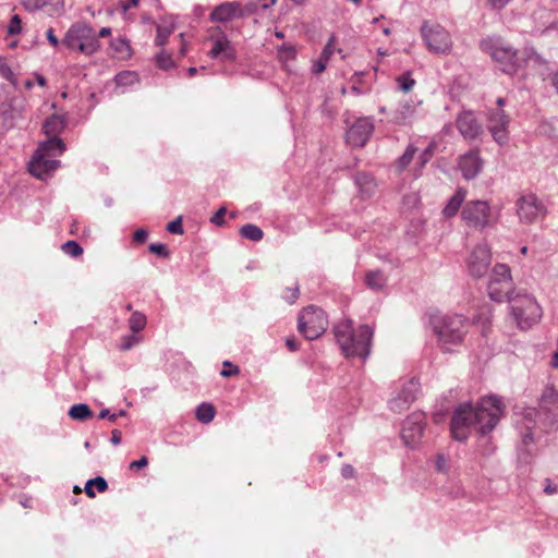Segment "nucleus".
Instances as JSON below:
<instances>
[{"label": "nucleus", "instance_id": "obj_1", "mask_svg": "<svg viewBox=\"0 0 558 558\" xmlns=\"http://www.w3.org/2000/svg\"><path fill=\"white\" fill-rule=\"evenodd\" d=\"M504 411L505 404L497 396L482 398L476 407L462 403L453 412L450 423L451 435L456 440L464 441L472 426L477 433L486 435L496 427Z\"/></svg>", "mask_w": 558, "mask_h": 558}, {"label": "nucleus", "instance_id": "obj_2", "mask_svg": "<svg viewBox=\"0 0 558 558\" xmlns=\"http://www.w3.org/2000/svg\"><path fill=\"white\" fill-rule=\"evenodd\" d=\"M333 335L345 357L360 356L365 360L371 353L374 329L361 325L356 330L353 322L344 318L333 326Z\"/></svg>", "mask_w": 558, "mask_h": 558}, {"label": "nucleus", "instance_id": "obj_3", "mask_svg": "<svg viewBox=\"0 0 558 558\" xmlns=\"http://www.w3.org/2000/svg\"><path fill=\"white\" fill-rule=\"evenodd\" d=\"M482 51L489 54L505 73L512 74L519 66L518 52L501 37H488L480 43Z\"/></svg>", "mask_w": 558, "mask_h": 558}, {"label": "nucleus", "instance_id": "obj_4", "mask_svg": "<svg viewBox=\"0 0 558 558\" xmlns=\"http://www.w3.org/2000/svg\"><path fill=\"white\" fill-rule=\"evenodd\" d=\"M432 325L442 345L461 343L468 332V323L459 315L436 316L432 319Z\"/></svg>", "mask_w": 558, "mask_h": 558}, {"label": "nucleus", "instance_id": "obj_5", "mask_svg": "<svg viewBox=\"0 0 558 558\" xmlns=\"http://www.w3.org/2000/svg\"><path fill=\"white\" fill-rule=\"evenodd\" d=\"M328 320L325 312L314 305L303 308L298 317V331L306 340L319 338L327 329Z\"/></svg>", "mask_w": 558, "mask_h": 558}, {"label": "nucleus", "instance_id": "obj_6", "mask_svg": "<svg viewBox=\"0 0 558 558\" xmlns=\"http://www.w3.org/2000/svg\"><path fill=\"white\" fill-rule=\"evenodd\" d=\"M63 44L71 50H78L84 54H93L99 49V41L95 31L82 23L72 25L65 34Z\"/></svg>", "mask_w": 558, "mask_h": 558}, {"label": "nucleus", "instance_id": "obj_7", "mask_svg": "<svg viewBox=\"0 0 558 558\" xmlns=\"http://www.w3.org/2000/svg\"><path fill=\"white\" fill-rule=\"evenodd\" d=\"M461 217L469 228L475 230H483L496 222L492 208L486 201L466 202L462 207Z\"/></svg>", "mask_w": 558, "mask_h": 558}, {"label": "nucleus", "instance_id": "obj_8", "mask_svg": "<svg viewBox=\"0 0 558 558\" xmlns=\"http://www.w3.org/2000/svg\"><path fill=\"white\" fill-rule=\"evenodd\" d=\"M421 34L427 49L437 54H447L452 49V39L445 27L439 24L424 22L421 26Z\"/></svg>", "mask_w": 558, "mask_h": 558}, {"label": "nucleus", "instance_id": "obj_9", "mask_svg": "<svg viewBox=\"0 0 558 558\" xmlns=\"http://www.w3.org/2000/svg\"><path fill=\"white\" fill-rule=\"evenodd\" d=\"M517 214L520 221L524 223H533L545 217L546 208L536 195L527 194L518 199Z\"/></svg>", "mask_w": 558, "mask_h": 558}, {"label": "nucleus", "instance_id": "obj_10", "mask_svg": "<svg viewBox=\"0 0 558 558\" xmlns=\"http://www.w3.org/2000/svg\"><path fill=\"white\" fill-rule=\"evenodd\" d=\"M510 118L502 108L489 109L487 116V129L493 138L499 145H504L509 140L508 126Z\"/></svg>", "mask_w": 558, "mask_h": 558}, {"label": "nucleus", "instance_id": "obj_11", "mask_svg": "<svg viewBox=\"0 0 558 558\" xmlns=\"http://www.w3.org/2000/svg\"><path fill=\"white\" fill-rule=\"evenodd\" d=\"M511 308L521 329H530L542 317V308L535 300H527V307H523V304L519 302H513Z\"/></svg>", "mask_w": 558, "mask_h": 558}, {"label": "nucleus", "instance_id": "obj_12", "mask_svg": "<svg viewBox=\"0 0 558 558\" xmlns=\"http://www.w3.org/2000/svg\"><path fill=\"white\" fill-rule=\"evenodd\" d=\"M492 254L486 244H478L472 251L468 259V270L474 278H482L487 274L490 265Z\"/></svg>", "mask_w": 558, "mask_h": 558}, {"label": "nucleus", "instance_id": "obj_13", "mask_svg": "<svg viewBox=\"0 0 558 558\" xmlns=\"http://www.w3.org/2000/svg\"><path fill=\"white\" fill-rule=\"evenodd\" d=\"M425 418L422 413H413L403 422L401 437L407 446H415L424 434Z\"/></svg>", "mask_w": 558, "mask_h": 558}, {"label": "nucleus", "instance_id": "obj_14", "mask_svg": "<svg viewBox=\"0 0 558 558\" xmlns=\"http://www.w3.org/2000/svg\"><path fill=\"white\" fill-rule=\"evenodd\" d=\"M374 124L369 118H359L347 132V143L352 147H363L372 133Z\"/></svg>", "mask_w": 558, "mask_h": 558}, {"label": "nucleus", "instance_id": "obj_15", "mask_svg": "<svg viewBox=\"0 0 558 558\" xmlns=\"http://www.w3.org/2000/svg\"><path fill=\"white\" fill-rule=\"evenodd\" d=\"M24 101L23 98L11 97L0 102V118L4 129L14 128L16 121L23 118Z\"/></svg>", "mask_w": 558, "mask_h": 558}, {"label": "nucleus", "instance_id": "obj_16", "mask_svg": "<svg viewBox=\"0 0 558 558\" xmlns=\"http://www.w3.org/2000/svg\"><path fill=\"white\" fill-rule=\"evenodd\" d=\"M59 167L60 160L54 157L35 153L29 161L28 170L34 177L46 180Z\"/></svg>", "mask_w": 558, "mask_h": 558}, {"label": "nucleus", "instance_id": "obj_17", "mask_svg": "<svg viewBox=\"0 0 558 558\" xmlns=\"http://www.w3.org/2000/svg\"><path fill=\"white\" fill-rule=\"evenodd\" d=\"M420 384L414 378L405 383L398 396L390 401L391 410L402 412L415 401L418 393Z\"/></svg>", "mask_w": 558, "mask_h": 558}, {"label": "nucleus", "instance_id": "obj_18", "mask_svg": "<svg viewBox=\"0 0 558 558\" xmlns=\"http://www.w3.org/2000/svg\"><path fill=\"white\" fill-rule=\"evenodd\" d=\"M214 45L208 56L223 62L234 61L236 58L235 49L226 34L221 33L218 37L213 38Z\"/></svg>", "mask_w": 558, "mask_h": 558}, {"label": "nucleus", "instance_id": "obj_19", "mask_svg": "<svg viewBox=\"0 0 558 558\" xmlns=\"http://www.w3.org/2000/svg\"><path fill=\"white\" fill-rule=\"evenodd\" d=\"M457 128L466 140H474L483 133L482 124L471 111H465L458 117Z\"/></svg>", "mask_w": 558, "mask_h": 558}, {"label": "nucleus", "instance_id": "obj_20", "mask_svg": "<svg viewBox=\"0 0 558 558\" xmlns=\"http://www.w3.org/2000/svg\"><path fill=\"white\" fill-rule=\"evenodd\" d=\"M483 167V160L480 157L478 149H471L460 157L459 168L466 180L474 179Z\"/></svg>", "mask_w": 558, "mask_h": 558}, {"label": "nucleus", "instance_id": "obj_21", "mask_svg": "<svg viewBox=\"0 0 558 558\" xmlns=\"http://www.w3.org/2000/svg\"><path fill=\"white\" fill-rule=\"evenodd\" d=\"M539 409L546 413L551 421L558 418V391L554 387L547 386L544 389L539 400Z\"/></svg>", "mask_w": 558, "mask_h": 558}, {"label": "nucleus", "instance_id": "obj_22", "mask_svg": "<svg viewBox=\"0 0 558 558\" xmlns=\"http://www.w3.org/2000/svg\"><path fill=\"white\" fill-rule=\"evenodd\" d=\"M240 17V2H223L216 7L210 13V20L214 22L226 23Z\"/></svg>", "mask_w": 558, "mask_h": 558}, {"label": "nucleus", "instance_id": "obj_23", "mask_svg": "<svg viewBox=\"0 0 558 558\" xmlns=\"http://www.w3.org/2000/svg\"><path fill=\"white\" fill-rule=\"evenodd\" d=\"M489 281H493L494 295H498L497 290H495V284L500 283L504 288H511V274L510 268L506 264H496L492 270ZM501 296V294H499Z\"/></svg>", "mask_w": 558, "mask_h": 558}, {"label": "nucleus", "instance_id": "obj_24", "mask_svg": "<svg viewBox=\"0 0 558 558\" xmlns=\"http://www.w3.org/2000/svg\"><path fill=\"white\" fill-rule=\"evenodd\" d=\"M64 150L65 144L60 137H48L38 145L35 153L56 158L61 156Z\"/></svg>", "mask_w": 558, "mask_h": 558}, {"label": "nucleus", "instance_id": "obj_25", "mask_svg": "<svg viewBox=\"0 0 558 558\" xmlns=\"http://www.w3.org/2000/svg\"><path fill=\"white\" fill-rule=\"evenodd\" d=\"M66 125V119L60 114H52L43 124V131L47 137H59Z\"/></svg>", "mask_w": 558, "mask_h": 558}, {"label": "nucleus", "instance_id": "obj_26", "mask_svg": "<svg viewBox=\"0 0 558 558\" xmlns=\"http://www.w3.org/2000/svg\"><path fill=\"white\" fill-rule=\"evenodd\" d=\"M21 4L28 11H37L45 7H51L50 14L58 13L63 8V0H20Z\"/></svg>", "mask_w": 558, "mask_h": 558}, {"label": "nucleus", "instance_id": "obj_27", "mask_svg": "<svg viewBox=\"0 0 558 558\" xmlns=\"http://www.w3.org/2000/svg\"><path fill=\"white\" fill-rule=\"evenodd\" d=\"M466 196V191L462 187L458 189L457 192L450 197L447 205L442 209V214L446 218H452L459 211L462 203Z\"/></svg>", "mask_w": 558, "mask_h": 558}, {"label": "nucleus", "instance_id": "obj_28", "mask_svg": "<svg viewBox=\"0 0 558 558\" xmlns=\"http://www.w3.org/2000/svg\"><path fill=\"white\" fill-rule=\"evenodd\" d=\"M413 114L414 107L410 102H404L391 113L390 121L399 125H404L412 119Z\"/></svg>", "mask_w": 558, "mask_h": 558}, {"label": "nucleus", "instance_id": "obj_29", "mask_svg": "<svg viewBox=\"0 0 558 558\" xmlns=\"http://www.w3.org/2000/svg\"><path fill=\"white\" fill-rule=\"evenodd\" d=\"M277 0H251L244 7L240 5V17H245L252 14L257 13L259 9H268L271 5H275Z\"/></svg>", "mask_w": 558, "mask_h": 558}, {"label": "nucleus", "instance_id": "obj_30", "mask_svg": "<svg viewBox=\"0 0 558 558\" xmlns=\"http://www.w3.org/2000/svg\"><path fill=\"white\" fill-rule=\"evenodd\" d=\"M365 283L372 290H381L387 283V278L380 270H369L365 275Z\"/></svg>", "mask_w": 558, "mask_h": 558}, {"label": "nucleus", "instance_id": "obj_31", "mask_svg": "<svg viewBox=\"0 0 558 558\" xmlns=\"http://www.w3.org/2000/svg\"><path fill=\"white\" fill-rule=\"evenodd\" d=\"M195 414H196V418L201 423L208 424L214 420V417L216 415V410L211 403L204 402L197 407Z\"/></svg>", "mask_w": 558, "mask_h": 558}, {"label": "nucleus", "instance_id": "obj_32", "mask_svg": "<svg viewBox=\"0 0 558 558\" xmlns=\"http://www.w3.org/2000/svg\"><path fill=\"white\" fill-rule=\"evenodd\" d=\"M492 288H493V281H488V286H487L488 295H489V298L493 301H496V302L508 301V302H510V300H512L511 288H504L502 286H500V283H496L495 284V290H497V293L501 294V296L494 295L493 294L494 291L492 290Z\"/></svg>", "mask_w": 558, "mask_h": 558}, {"label": "nucleus", "instance_id": "obj_33", "mask_svg": "<svg viewBox=\"0 0 558 558\" xmlns=\"http://www.w3.org/2000/svg\"><path fill=\"white\" fill-rule=\"evenodd\" d=\"M239 232L242 238L254 242L260 241L264 236L263 230L253 223L244 225Z\"/></svg>", "mask_w": 558, "mask_h": 558}, {"label": "nucleus", "instance_id": "obj_34", "mask_svg": "<svg viewBox=\"0 0 558 558\" xmlns=\"http://www.w3.org/2000/svg\"><path fill=\"white\" fill-rule=\"evenodd\" d=\"M93 412L87 404L78 403L71 407L69 416L76 421H85L93 417Z\"/></svg>", "mask_w": 558, "mask_h": 558}, {"label": "nucleus", "instance_id": "obj_35", "mask_svg": "<svg viewBox=\"0 0 558 558\" xmlns=\"http://www.w3.org/2000/svg\"><path fill=\"white\" fill-rule=\"evenodd\" d=\"M417 148L413 145H409L404 153L396 161V169L398 172L404 171L408 166L412 162Z\"/></svg>", "mask_w": 558, "mask_h": 558}, {"label": "nucleus", "instance_id": "obj_36", "mask_svg": "<svg viewBox=\"0 0 558 558\" xmlns=\"http://www.w3.org/2000/svg\"><path fill=\"white\" fill-rule=\"evenodd\" d=\"M111 47L121 59L130 58L132 54L131 46L125 38L114 39Z\"/></svg>", "mask_w": 558, "mask_h": 558}, {"label": "nucleus", "instance_id": "obj_37", "mask_svg": "<svg viewBox=\"0 0 558 558\" xmlns=\"http://www.w3.org/2000/svg\"><path fill=\"white\" fill-rule=\"evenodd\" d=\"M130 329L133 332L143 330L146 326V316L141 312H133L129 319Z\"/></svg>", "mask_w": 558, "mask_h": 558}, {"label": "nucleus", "instance_id": "obj_38", "mask_svg": "<svg viewBox=\"0 0 558 558\" xmlns=\"http://www.w3.org/2000/svg\"><path fill=\"white\" fill-rule=\"evenodd\" d=\"M0 75L3 78H5L7 81H9L13 86L16 87L17 80H16L14 73L11 70L10 65L7 63L5 59L1 58V57H0Z\"/></svg>", "mask_w": 558, "mask_h": 558}, {"label": "nucleus", "instance_id": "obj_39", "mask_svg": "<svg viewBox=\"0 0 558 558\" xmlns=\"http://www.w3.org/2000/svg\"><path fill=\"white\" fill-rule=\"evenodd\" d=\"M61 248L72 257H78L83 254V247L76 241H68L62 244Z\"/></svg>", "mask_w": 558, "mask_h": 558}, {"label": "nucleus", "instance_id": "obj_40", "mask_svg": "<svg viewBox=\"0 0 558 558\" xmlns=\"http://www.w3.org/2000/svg\"><path fill=\"white\" fill-rule=\"evenodd\" d=\"M397 82L399 84L400 90H402L403 93L411 92L413 86L415 85V81L410 76L409 73L402 74L399 77H397Z\"/></svg>", "mask_w": 558, "mask_h": 558}, {"label": "nucleus", "instance_id": "obj_41", "mask_svg": "<svg viewBox=\"0 0 558 558\" xmlns=\"http://www.w3.org/2000/svg\"><path fill=\"white\" fill-rule=\"evenodd\" d=\"M173 28L168 26H157V35L155 43L157 46H163L167 43L168 37L172 33Z\"/></svg>", "mask_w": 558, "mask_h": 558}, {"label": "nucleus", "instance_id": "obj_42", "mask_svg": "<svg viewBox=\"0 0 558 558\" xmlns=\"http://www.w3.org/2000/svg\"><path fill=\"white\" fill-rule=\"evenodd\" d=\"M295 57V48L292 45L283 44L278 48V58L282 61H288L294 59Z\"/></svg>", "mask_w": 558, "mask_h": 558}, {"label": "nucleus", "instance_id": "obj_43", "mask_svg": "<svg viewBox=\"0 0 558 558\" xmlns=\"http://www.w3.org/2000/svg\"><path fill=\"white\" fill-rule=\"evenodd\" d=\"M136 80H137L136 73L130 72V71L121 72L116 76V82L118 85L132 84Z\"/></svg>", "mask_w": 558, "mask_h": 558}, {"label": "nucleus", "instance_id": "obj_44", "mask_svg": "<svg viewBox=\"0 0 558 558\" xmlns=\"http://www.w3.org/2000/svg\"><path fill=\"white\" fill-rule=\"evenodd\" d=\"M156 63L162 70H169L173 66V60L171 56L166 52H160L157 54Z\"/></svg>", "mask_w": 558, "mask_h": 558}, {"label": "nucleus", "instance_id": "obj_45", "mask_svg": "<svg viewBox=\"0 0 558 558\" xmlns=\"http://www.w3.org/2000/svg\"><path fill=\"white\" fill-rule=\"evenodd\" d=\"M149 252L163 258H168L170 256V252L163 243H151L149 245Z\"/></svg>", "mask_w": 558, "mask_h": 558}, {"label": "nucleus", "instance_id": "obj_46", "mask_svg": "<svg viewBox=\"0 0 558 558\" xmlns=\"http://www.w3.org/2000/svg\"><path fill=\"white\" fill-rule=\"evenodd\" d=\"M21 24H22V21H21L20 16L17 14L13 15L11 17L10 24L8 26V34L11 36L20 34L22 31Z\"/></svg>", "mask_w": 558, "mask_h": 558}, {"label": "nucleus", "instance_id": "obj_47", "mask_svg": "<svg viewBox=\"0 0 558 558\" xmlns=\"http://www.w3.org/2000/svg\"><path fill=\"white\" fill-rule=\"evenodd\" d=\"M335 43H336V37H335V35H331L320 54V57H323L324 60H329L330 57L333 54Z\"/></svg>", "mask_w": 558, "mask_h": 558}, {"label": "nucleus", "instance_id": "obj_48", "mask_svg": "<svg viewBox=\"0 0 558 558\" xmlns=\"http://www.w3.org/2000/svg\"><path fill=\"white\" fill-rule=\"evenodd\" d=\"M167 230L173 234H183L184 230L182 227V218L178 217L173 221L169 222L167 226Z\"/></svg>", "mask_w": 558, "mask_h": 558}, {"label": "nucleus", "instance_id": "obj_49", "mask_svg": "<svg viewBox=\"0 0 558 558\" xmlns=\"http://www.w3.org/2000/svg\"><path fill=\"white\" fill-rule=\"evenodd\" d=\"M435 469L439 473H446L448 471V461L442 453L436 456Z\"/></svg>", "mask_w": 558, "mask_h": 558}, {"label": "nucleus", "instance_id": "obj_50", "mask_svg": "<svg viewBox=\"0 0 558 558\" xmlns=\"http://www.w3.org/2000/svg\"><path fill=\"white\" fill-rule=\"evenodd\" d=\"M239 372H240V369H239V367L236 365H233L229 361H225L223 362V369L221 371L220 375L222 377H229V376L239 374Z\"/></svg>", "mask_w": 558, "mask_h": 558}, {"label": "nucleus", "instance_id": "obj_51", "mask_svg": "<svg viewBox=\"0 0 558 558\" xmlns=\"http://www.w3.org/2000/svg\"><path fill=\"white\" fill-rule=\"evenodd\" d=\"M138 337H136L135 335L125 336L120 344V350H130L133 345H135L138 342Z\"/></svg>", "mask_w": 558, "mask_h": 558}, {"label": "nucleus", "instance_id": "obj_52", "mask_svg": "<svg viewBox=\"0 0 558 558\" xmlns=\"http://www.w3.org/2000/svg\"><path fill=\"white\" fill-rule=\"evenodd\" d=\"M299 294H300L299 284L295 283L293 287L287 288V294L284 295V299L290 304H293L298 300Z\"/></svg>", "mask_w": 558, "mask_h": 558}, {"label": "nucleus", "instance_id": "obj_53", "mask_svg": "<svg viewBox=\"0 0 558 558\" xmlns=\"http://www.w3.org/2000/svg\"><path fill=\"white\" fill-rule=\"evenodd\" d=\"M147 238L148 231L144 228H140L133 233V241L136 244H144L147 241Z\"/></svg>", "mask_w": 558, "mask_h": 558}, {"label": "nucleus", "instance_id": "obj_54", "mask_svg": "<svg viewBox=\"0 0 558 558\" xmlns=\"http://www.w3.org/2000/svg\"><path fill=\"white\" fill-rule=\"evenodd\" d=\"M225 215H226V208L225 207H220L215 213V215L210 218V222L216 225V226L225 225V219H223Z\"/></svg>", "mask_w": 558, "mask_h": 558}, {"label": "nucleus", "instance_id": "obj_55", "mask_svg": "<svg viewBox=\"0 0 558 558\" xmlns=\"http://www.w3.org/2000/svg\"><path fill=\"white\" fill-rule=\"evenodd\" d=\"M432 155V149L427 148L418 156L417 165L420 169L425 167V165L430 160Z\"/></svg>", "mask_w": 558, "mask_h": 558}, {"label": "nucleus", "instance_id": "obj_56", "mask_svg": "<svg viewBox=\"0 0 558 558\" xmlns=\"http://www.w3.org/2000/svg\"><path fill=\"white\" fill-rule=\"evenodd\" d=\"M93 482L95 483L94 486L97 488L99 493H104L108 489V483L102 476H96L93 478Z\"/></svg>", "mask_w": 558, "mask_h": 558}, {"label": "nucleus", "instance_id": "obj_57", "mask_svg": "<svg viewBox=\"0 0 558 558\" xmlns=\"http://www.w3.org/2000/svg\"><path fill=\"white\" fill-rule=\"evenodd\" d=\"M140 4V0H122L120 7L122 12L125 14L131 8H136Z\"/></svg>", "mask_w": 558, "mask_h": 558}, {"label": "nucleus", "instance_id": "obj_58", "mask_svg": "<svg viewBox=\"0 0 558 558\" xmlns=\"http://www.w3.org/2000/svg\"><path fill=\"white\" fill-rule=\"evenodd\" d=\"M341 475L344 478H352L355 476V470L351 464H343L341 468Z\"/></svg>", "mask_w": 558, "mask_h": 558}, {"label": "nucleus", "instance_id": "obj_59", "mask_svg": "<svg viewBox=\"0 0 558 558\" xmlns=\"http://www.w3.org/2000/svg\"><path fill=\"white\" fill-rule=\"evenodd\" d=\"M527 300H535V299L527 294H524V295L517 294L515 296H512V300H510V303L512 305L513 302H519L520 304H523V307H527Z\"/></svg>", "mask_w": 558, "mask_h": 558}, {"label": "nucleus", "instance_id": "obj_60", "mask_svg": "<svg viewBox=\"0 0 558 558\" xmlns=\"http://www.w3.org/2000/svg\"><path fill=\"white\" fill-rule=\"evenodd\" d=\"M510 2V0H488V5L493 9V10H501L504 9L508 3Z\"/></svg>", "mask_w": 558, "mask_h": 558}, {"label": "nucleus", "instance_id": "obj_61", "mask_svg": "<svg viewBox=\"0 0 558 558\" xmlns=\"http://www.w3.org/2000/svg\"><path fill=\"white\" fill-rule=\"evenodd\" d=\"M327 61L328 60H324L323 57H319L318 61L315 62V64L313 66V72L315 74H319V73L324 72L326 69Z\"/></svg>", "mask_w": 558, "mask_h": 558}, {"label": "nucleus", "instance_id": "obj_62", "mask_svg": "<svg viewBox=\"0 0 558 558\" xmlns=\"http://www.w3.org/2000/svg\"><path fill=\"white\" fill-rule=\"evenodd\" d=\"M94 482H93V478L92 480H88L85 484V487H84V492L85 494L89 497V498H95L96 497V493L94 490Z\"/></svg>", "mask_w": 558, "mask_h": 558}, {"label": "nucleus", "instance_id": "obj_63", "mask_svg": "<svg viewBox=\"0 0 558 558\" xmlns=\"http://www.w3.org/2000/svg\"><path fill=\"white\" fill-rule=\"evenodd\" d=\"M99 418L104 420V418H108L110 422H116L117 418H118V414H110L109 410L108 409H102L100 412H99V415H98Z\"/></svg>", "mask_w": 558, "mask_h": 558}, {"label": "nucleus", "instance_id": "obj_64", "mask_svg": "<svg viewBox=\"0 0 558 558\" xmlns=\"http://www.w3.org/2000/svg\"><path fill=\"white\" fill-rule=\"evenodd\" d=\"M286 345L292 352L299 350V343L294 337H289L286 339Z\"/></svg>", "mask_w": 558, "mask_h": 558}]
</instances>
